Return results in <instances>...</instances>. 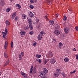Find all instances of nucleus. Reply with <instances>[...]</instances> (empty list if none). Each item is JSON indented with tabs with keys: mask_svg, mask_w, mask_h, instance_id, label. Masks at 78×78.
<instances>
[{
	"mask_svg": "<svg viewBox=\"0 0 78 78\" xmlns=\"http://www.w3.org/2000/svg\"><path fill=\"white\" fill-rule=\"evenodd\" d=\"M45 34V33L44 31H41L40 32V34H38L37 36V39L38 40H41L42 37L43 36H44V34Z\"/></svg>",
	"mask_w": 78,
	"mask_h": 78,
	"instance_id": "1",
	"label": "nucleus"
},
{
	"mask_svg": "<svg viewBox=\"0 0 78 78\" xmlns=\"http://www.w3.org/2000/svg\"><path fill=\"white\" fill-rule=\"evenodd\" d=\"M53 56V53L51 51H49L46 55V57L47 58H51Z\"/></svg>",
	"mask_w": 78,
	"mask_h": 78,
	"instance_id": "2",
	"label": "nucleus"
},
{
	"mask_svg": "<svg viewBox=\"0 0 78 78\" xmlns=\"http://www.w3.org/2000/svg\"><path fill=\"white\" fill-rule=\"evenodd\" d=\"M39 75L40 77L41 78L42 77L45 76H46V75L45 73H44L43 72L41 71V72H40L39 73Z\"/></svg>",
	"mask_w": 78,
	"mask_h": 78,
	"instance_id": "3",
	"label": "nucleus"
},
{
	"mask_svg": "<svg viewBox=\"0 0 78 78\" xmlns=\"http://www.w3.org/2000/svg\"><path fill=\"white\" fill-rule=\"evenodd\" d=\"M56 59L55 58L53 57L51 59L50 62L51 64H54L56 62Z\"/></svg>",
	"mask_w": 78,
	"mask_h": 78,
	"instance_id": "4",
	"label": "nucleus"
},
{
	"mask_svg": "<svg viewBox=\"0 0 78 78\" xmlns=\"http://www.w3.org/2000/svg\"><path fill=\"white\" fill-rule=\"evenodd\" d=\"M20 73L22 76H24V78H28V77H27V75L26 74V73H23V72L22 71L20 72Z\"/></svg>",
	"mask_w": 78,
	"mask_h": 78,
	"instance_id": "5",
	"label": "nucleus"
},
{
	"mask_svg": "<svg viewBox=\"0 0 78 78\" xmlns=\"http://www.w3.org/2000/svg\"><path fill=\"white\" fill-rule=\"evenodd\" d=\"M64 32L66 34H68V33H69V27H65L64 28Z\"/></svg>",
	"mask_w": 78,
	"mask_h": 78,
	"instance_id": "6",
	"label": "nucleus"
},
{
	"mask_svg": "<svg viewBox=\"0 0 78 78\" xmlns=\"http://www.w3.org/2000/svg\"><path fill=\"white\" fill-rule=\"evenodd\" d=\"M54 33L55 34H56L57 35H59V34H60V32L58 30H55V31Z\"/></svg>",
	"mask_w": 78,
	"mask_h": 78,
	"instance_id": "7",
	"label": "nucleus"
},
{
	"mask_svg": "<svg viewBox=\"0 0 78 78\" xmlns=\"http://www.w3.org/2000/svg\"><path fill=\"white\" fill-rule=\"evenodd\" d=\"M16 12H15L12 15L11 17V19L12 20H13L14 19V17L16 16Z\"/></svg>",
	"mask_w": 78,
	"mask_h": 78,
	"instance_id": "8",
	"label": "nucleus"
},
{
	"mask_svg": "<svg viewBox=\"0 0 78 78\" xmlns=\"http://www.w3.org/2000/svg\"><path fill=\"white\" fill-rule=\"evenodd\" d=\"M43 72L44 74H46V73H48V70H47L46 68L43 69Z\"/></svg>",
	"mask_w": 78,
	"mask_h": 78,
	"instance_id": "9",
	"label": "nucleus"
},
{
	"mask_svg": "<svg viewBox=\"0 0 78 78\" xmlns=\"http://www.w3.org/2000/svg\"><path fill=\"white\" fill-rule=\"evenodd\" d=\"M29 16L30 17H33V16H34V14H33V13H32L31 12L29 11Z\"/></svg>",
	"mask_w": 78,
	"mask_h": 78,
	"instance_id": "10",
	"label": "nucleus"
},
{
	"mask_svg": "<svg viewBox=\"0 0 78 78\" xmlns=\"http://www.w3.org/2000/svg\"><path fill=\"white\" fill-rule=\"evenodd\" d=\"M7 46H8V41H5L4 45V48L5 49H6Z\"/></svg>",
	"mask_w": 78,
	"mask_h": 78,
	"instance_id": "11",
	"label": "nucleus"
},
{
	"mask_svg": "<svg viewBox=\"0 0 78 78\" xmlns=\"http://www.w3.org/2000/svg\"><path fill=\"white\" fill-rule=\"evenodd\" d=\"M5 5V1L3 0H1L0 2V5L3 6Z\"/></svg>",
	"mask_w": 78,
	"mask_h": 78,
	"instance_id": "12",
	"label": "nucleus"
},
{
	"mask_svg": "<svg viewBox=\"0 0 78 78\" xmlns=\"http://www.w3.org/2000/svg\"><path fill=\"white\" fill-rule=\"evenodd\" d=\"M4 56L5 58H8V54L7 53V52H4Z\"/></svg>",
	"mask_w": 78,
	"mask_h": 78,
	"instance_id": "13",
	"label": "nucleus"
},
{
	"mask_svg": "<svg viewBox=\"0 0 78 78\" xmlns=\"http://www.w3.org/2000/svg\"><path fill=\"white\" fill-rule=\"evenodd\" d=\"M22 19L23 20L25 19H26V18H27V15H24L23 14H22Z\"/></svg>",
	"mask_w": 78,
	"mask_h": 78,
	"instance_id": "14",
	"label": "nucleus"
},
{
	"mask_svg": "<svg viewBox=\"0 0 78 78\" xmlns=\"http://www.w3.org/2000/svg\"><path fill=\"white\" fill-rule=\"evenodd\" d=\"M28 22L30 24H32V22L31 20L30 19H28Z\"/></svg>",
	"mask_w": 78,
	"mask_h": 78,
	"instance_id": "15",
	"label": "nucleus"
},
{
	"mask_svg": "<svg viewBox=\"0 0 78 78\" xmlns=\"http://www.w3.org/2000/svg\"><path fill=\"white\" fill-rule=\"evenodd\" d=\"M64 60L65 62H67L69 61V59L67 58H66Z\"/></svg>",
	"mask_w": 78,
	"mask_h": 78,
	"instance_id": "16",
	"label": "nucleus"
},
{
	"mask_svg": "<svg viewBox=\"0 0 78 78\" xmlns=\"http://www.w3.org/2000/svg\"><path fill=\"white\" fill-rule=\"evenodd\" d=\"M5 23L6 25H10V23L9 21L6 20L5 21Z\"/></svg>",
	"mask_w": 78,
	"mask_h": 78,
	"instance_id": "17",
	"label": "nucleus"
},
{
	"mask_svg": "<svg viewBox=\"0 0 78 78\" xmlns=\"http://www.w3.org/2000/svg\"><path fill=\"white\" fill-rule=\"evenodd\" d=\"M59 74H58V73H56V72L54 73V75L55 77H58L59 76Z\"/></svg>",
	"mask_w": 78,
	"mask_h": 78,
	"instance_id": "18",
	"label": "nucleus"
},
{
	"mask_svg": "<svg viewBox=\"0 0 78 78\" xmlns=\"http://www.w3.org/2000/svg\"><path fill=\"white\" fill-rule=\"evenodd\" d=\"M20 34L22 36H23L25 34V32L23 31H22L20 32Z\"/></svg>",
	"mask_w": 78,
	"mask_h": 78,
	"instance_id": "19",
	"label": "nucleus"
},
{
	"mask_svg": "<svg viewBox=\"0 0 78 78\" xmlns=\"http://www.w3.org/2000/svg\"><path fill=\"white\" fill-rule=\"evenodd\" d=\"M56 72L59 74L60 73H61V71L59 69H57L56 70Z\"/></svg>",
	"mask_w": 78,
	"mask_h": 78,
	"instance_id": "20",
	"label": "nucleus"
},
{
	"mask_svg": "<svg viewBox=\"0 0 78 78\" xmlns=\"http://www.w3.org/2000/svg\"><path fill=\"white\" fill-rule=\"evenodd\" d=\"M33 71V73H36V67H34Z\"/></svg>",
	"mask_w": 78,
	"mask_h": 78,
	"instance_id": "21",
	"label": "nucleus"
},
{
	"mask_svg": "<svg viewBox=\"0 0 78 78\" xmlns=\"http://www.w3.org/2000/svg\"><path fill=\"white\" fill-rule=\"evenodd\" d=\"M29 27L30 30H32L33 29V27L32 25H31V24H30Z\"/></svg>",
	"mask_w": 78,
	"mask_h": 78,
	"instance_id": "22",
	"label": "nucleus"
},
{
	"mask_svg": "<svg viewBox=\"0 0 78 78\" xmlns=\"http://www.w3.org/2000/svg\"><path fill=\"white\" fill-rule=\"evenodd\" d=\"M51 25H53L54 24V22L53 21L50 20L49 21Z\"/></svg>",
	"mask_w": 78,
	"mask_h": 78,
	"instance_id": "23",
	"label": "nucleus"
},
{
	"mask_svg": "<svg viewBox=\"0 0 78 78\" xmlns=\"http://www.w3.org/2000/svg\"><path fill=\"white\" fill-rule=\"evenodd\" d=\"M51 0H48L47 2V3L48 4V5H49V4H50V5H51L52 3H51Z\"/></svg>",
	"mask_w": 78,
	"mask_h": 78,
	"instance_id": "24",
	"label": "nucleus"
},
{
	"mask_svg": "<svg viewBox=\"0 0 78 78\" xmlns=\"http://www.w3.org/2000/svg\"><path fill=\"white\" fill-rule=\"evenodd\" d=\"M9 64V60L5 63V66H8V65Z\"/></svg>",
	"mask_w": 78,
	"mask_h": 78,
	"instance_id": "25",
	"label": "nucleus"
},
{
	"mask_svg": "<svg viewBox=\"0 0 78 78\" xmlns=\"http://www.w3.org/2000/svg\"><path fill=\"white\" fill-rule=\"evenodd\" d=\"M33 66H32L31 67L30 70V73H32V72H33Z\"/></svg>",
	"mask_w": 78,
	"mask_h": 78,
	"instance_id": "26",
	"label": "nucleus"
},
{
	"mask_svg": "<svg viewBox=\"0 0 78 78\" xmlns=\"http://www.w3.org/2000/svg\"><path fill=\"white\" fill-rule=\"evenodd\" d=\"M62 43L61 42L58 45V47L60 48H61V47H62Z\"/></svg>",
	"mask_w": 78,
	"mask_h": 78,
	"instance_id": "27",
	"label": "nucleus"
},
{
	"mask_svg": "<svg viewBox=\"0 0 78 78\" xmlns=\"http://www.w3.org/2000/svg\"><path fill=\"white\" fill-rule=\"evenodd\" d=\"M29 29V27H28V26H26L24 28L25 30H28Z\"/></svg>",
	"mask_w": 78,
	"mask_h": 78,
	"instance_id": "28",
	"label": "nucleus"
},
{
	"mask_svg": "<svg viewBox=\"0 0 78 78\" xmlns=\"http://www.w3.org/2000/svg\"><path fill=\"white\" fill-rule=\"evenodd\" d=\"M36 57L38 58H41V55H39L38 54H36Z\"/></svg>",
	"mask_w": 78,
	"mask_h": 78,
	"instance_id": "29",
	"label": "nucleus"
},
{
	"mask_svg": "<svg viewBox=\"0 0 78 78\" xmlns=\"http://www.w3.org/2000/svg\"><path fill=\"white\" fill-rule=\"evenodd\" d=\"M16 6H17L18 9H20V8L21 7L20 6V5L19 4H17L16 5Z\"/></svg>",
	"mask_w": 78,
	"mask_h": 78,
	"instance_id": "30",
	"label": "nucleus"
},
{
	"mask_svg": "<svg viewBox=\"0 0 78 78\" xmlns=\"http://www.w3.org/2000/svg\"><path fill=\"white\" fill-rule=\"evenodd\" d=\"M62 76H63L64 77H64H66V76H67L64 73H62Z\"/></svg>",
	"mask_w": 78,
	"mask_h": 78,
	"instance_id": "31",
	"label": "nucleus"
},
{
	"mask_svg": "<svg viewBox=\"0 0 78 78\" xmlns=\"http://www.w3.org/2000/svg\"><path fill=\"white\" fill-rule=\"evenodd\" d=\"M10 11H11V9L9 8L7 9L6 10V12H9Z\"/></svg>",
	"mask_w": 78,
	"mask_h": 78,
	"instance_id": "32",
	"label": "nucleus"
},
{
	"mask_svg": "<svg viewBox=\"0 0 78 78\" xmlns=\"http://www.w3.org/2000/svg\"><path fill=\"white\" fill-rule=\"evenodd\" d=\"M19 17L18 16H16V17L15 18V21H17V20H19Z\"/></svg>",
	"mask_w": 78,
	"mask_h": 78,
	"instance_id": "33",
	"label": "nucleus"
},
{
	"mask_svg": "<svg viewBox=\"0 0 78 78\" xmlns=\"http://www.w3.org/2000/svg\"><path fill=\"white\" fill-rule=\"evenodd\" d=\"M11 46L12 48H13V46H14V44H13V42L12 41L11 42Z\"/></svg>",
	"mask_w": 78,
	"mask_h": 78,
	"instance_id": "34",
	"label": "nucleus"
},
{
	"mask_svg": "<svg viewBox=\"0 0 78 78\" xmlns=\"http://www.w3.org/2000/svg\"><path fill=\"white\" fill-rule=\"evenodd\" d=\"M37 61L39 63H41V62H42V61H41V60L40 59H37Z\"/></svg>",
	"mask_w": 78,
	"mask_h": 78,
	"instance_id": "35",
	"label": "nucleus"
},
{
	"mask_svg": "<svg viewBox=\"0 0 78 78\" xmlns=\"http://www.w3.org/2000/svg\"><path fill=\"white\" fill-rule=\"evenodd\" d=\"M29 7L31 9H33L34 8V6L32 5H30Z\"/></svg>",
	"mask_w": 78,
	"mask_h": 78,
	"instance_id": "36",
	"label": "nucleus"
},
{
	"mask_svg": "<svg viewBox=\"0 0 78 78\" xmlns=\"http://www.w3.org/2000/svg\"><path fill=\"white\" fill-rule=\"evenodd\" d=\"M20 55H21L23 56H23H24V53H23V52H21Z\"/></svg>",
	"mask_w": 78,
	"mask_h": 78,
	"instance_id": "37",
	"label": "nucleus"
},
{
	"mask_svg": "<svg viewBox=\"0 0 78 78\" xmlns=\"http://www.w3.org/2000/svg\"><path fill=\"white\" fill-rule=\"evenodd\" d=\"M19 57L20 58V60H22V56H21V55H19Z\"/></svg>",
	"mask_w": 78,
	"mask_h": 78,
	"instance_id": "38",
	"label": "nucleus"
},
{
	"mask_svg": "<svg viewBox=\"0 0 78 78\" xmlns=\"http://www.w3.org/2000/svg\"><path fill=\"white\" fill-rule=\"evenodd\" d=\"M63 20H67V17L66 16H64Z\"/></svg>",
	"mask_w": 78,
	"mask_h": 78,
	"instance_id": "39",
	"label": "nucleus"
},
{
	"mask_svg": "<svg viewBox=\"0 0 78 78\" xmlns=\"http://www.w3.org/2000/svg\"><path fill=\"white\" fill-rule=\"evenodd\" d=\"M34 34V32H33V31H31V32H30L29 33V34L31 35H32V34Z\"/></svg>",
	"mask_w": 78,
	"mask_h": 78,
	"instance_id": "40",
	"label": "nucleus"
},
{
	"mask_svg": "<svg viewBox=\"0 0 78 78\" xmlns=\"http://www.w3.org/2000/svg\"><path fill=\"white\" fill-rule=\"evenodd\" d=\"M48 16L46 15V16L44 17H45V19H46V20H48Z\"/></svg>",
	"mask_w": 78,
	"mask_h": 78,
	"instance_id": "41",
	"label": "nucleus"
},
{
	"mask_svg": "<svg viewBox=\"0 0 78 78\" xmlns=\"http://www.w3.org/2000/svg\"><path fill=\"white\" fill-rule=\"evenodd\" d=\"M7 34V33H5L4 32H2V34H3V35H4V36H6V35Z\"/></svg>",
	"mask_w": 78,
	"mask_h": 78,
	"instance_id": "42",
	"label": "nucleus"
},
{
	"mask_svg": "<svg viewBox=\"0 0 78 78\" xmlns=\"http://www.w3.org/2000/svg\"><path fill=\"white\" fill-rule=\"evenodd\" d=\"M5 33H8V30H7V29H6V28H5Z\"/></svg>",
	"mask_w": 78,
	"mask_h": 78,
	"instance_id": "43",
	"label": "nucleus"
},
{
	"mask_svg": "<svg viewBox=\"0 0 78 78\" xmlns=\"http://www.w3.org/2000/svg\"><path fill=\"white\" fill-rule=\"evenodd\" d=\"M75 29L76 30V31H78V26H76L75 27Z\"/></svg>",
	"mask_w": 78,
	"mask_h": 78,
	"instance_id": "44",
	"label": "nucleus"
},
{
	"mask_svg": "<svg viewBox=\"0 0 78 78\" xmlns=\"http://www.w3.org/2000/svg\"><path fill=\"white\" fill-rule=\"evenodd\" d=\"M30 3H34V2L33 1V0H30Z\"/></svg>",
	"mask_w": 78,
	"mask_h": 78,
	"instance_id": "45",
	"label": "nucleus"
},
{
	"mask_svg": "<svg viewBox=\"0 0 78 78\" xmlns=\"http://www.w3.org/2000/svg\"><path fill=\"white\" fill-rule=\"evenodd\" d=\"M37 44V43L36 42H35V43H34V44H33V45L34 46H36V45Z\"/></svg>",
	"mask_w": 78,
	"mask_h": 78,
	"instance_id": "46",
	"label": "nucleus"
},
{
	"mask_svg": "<svg viewBox=\"0 0 78 78\" xmlns=\"http://www.w3.org/2000/svg\"><path fill=\"white\" fill-rule=\"evenodd\" d=\"M76 59H77V60H78V55H76Z\"/></svg>",
	"mask_w": 78,
	"mask_h": 78,
	"instance_id": "47",
	"label": "nucleus"
},
{
	"mask_svg": "<svg viewBox=\"0 0 78 78\" xmlns=\"http://www.w3.org/2000/svg\"><path fill=\"white\" fill-rule=\"evenodd\" d=\"M76 70H74L73 71V73H75V72H76Z\"/></svg>",
	"mask_w": 78,
	"mask_h": 78,
	"instance_id": "48",
	"label": "nucleus"
},
{
	"mask_svg": "<svg viewBox=\"0 0 78 78\" xmlns=\"http://www.w3.org/2000/svg\"><path fill=\"white\" fill-rule=\"evenodd\" d=\"M69 11H70V13H72V9H69Z\"/></svg>",
	"mask_w": 78,
	"mask_h": 78,
	"instance_id": "49",
	"label": "nucleus"
},
{
	"mask_svg": "<svg viewBox=\"0 0 78 78\" xmlns=\"http://www.w3.org/2000/svg\"><path fill=\"white\" fill-rule=\"evenodd\" d=\"M34 24H37V23L35 21L34 22Z\"/></svg>",
	"mask_w": 78,
	"mask_h": 78,
	"instance_id": "50",
	"label": "nucleus"
},
{
	"mask_svg": "<svg viewBox=\"0 0 78 78\" xmlns=\"http://www.w3.org/2000/svg\"><path fill=\"white\" fill-rule=\"evenodd\" d=\"M35 21L37 23L39 22V20L38 19H37Z\"/></svg>",
	"mask_w": 78,
	"mask_h": 78,
	"instance_id": "51",
	"label": "nucleus"
},
{
	"mask_svg": "<svg viewBox=\"0 0 78 78\" xmlns=\"http://www.w3.org/2000/svg\"><path fill=\"white\" fill-rule=\"evenodd\" d=\"M53 41L54 42H56V40L55 39H54L53 40Z\"/></svg>",
	"mask_w": 78,
	"mask_h": 78,
	"instance_id": "52",
	"label": "nucleus"
},
{
	"mask_svg": "<svg viewBox=\"0 0 78 78\" xmlns=\"http://www.w3.org/2000/svg\"><path fill=\"white\" fill-rule=\"evenodd\" d=\"M47 60H44V63H45V64H46V63H47Z\"/></svg>",
	"mask_w": 78,
	"mask_h": 78,
	"instance_id": "53",
	"label": "nucleus"
},
{
	"mask_svg": "<svg viewBox=\"0 0 78 78\" xmlns=\"http://www.w3.org/2000/svg\"><path fill=\"white\" fill-rule=\"evenodd\" d=\"M33 1L34 2V3H36L37 2V0H33Z\"/></svg>",
	"mask_w": 78,
	"mask_h": 78,
	"instance_id": "54",
	"label": "nucleus"
},
{
	"mask_svg": "<svg viewBox=\"0 0 78 78\" xmlns=\"http://www.w3.org/2000/svg\"><path fill=\"white\" fill-rule=\"evenodd\" d=\"M55 16L56 17H58V14H56V15H55Z\"/></svg>",
	"mask_w": 78,
	"mask_h": 78,
	"instance_id": "55",
	"label": "nucleus"
},
{
	"mask_svg": "<svg viewBox=\"0 0 78 78\" xmlns=\"http://www.w3.org/2000/svg\"><path fill=\"white\" fill-rule=\"evenodd\" d=\"M55 27L56 28H57V27H58V25H55Z\"/></svg>",
	"mask_w": 78,
	"mask_h": 78,
	"instance_id": "56",
	"label": "nucleus"
},
{
	"mask_svg": "<svg viewBox=\"0 0 78 78\" xmlns=\"http://www.w3.org/2000/svg\"><path fill=\"white\" fill-rule=\"evenodd\" d=\"M76 49L75 48H74L73 49V51H76Z\"/></svg>",
	"mask_w": 78,
	"mask_h": 78,
	"instance_id": "57",
	"label": "nucleus"
},
{
	"mask_svg": "<svg viewBox=\"0 0 78 78\" xmlns=\"http://www.w3.org/2000/svg\"><path fill=\"white\" fill-rule=\"evenodd\" d=\"M73 72H72L70 73V74H73Z\"/></svg>",
	"mask_w": 78,
	"mask_h": 78,
	"instance_id": "58",
	"label": "nucleus"
},
{
	"mask_svg": "<svg viewBox=\"0 0 78 78\" xmlns=\"http://www.w3.org/2000/svg\"><path fill=\"white\" fill-rule=\"evenodd\" d=\"M5 36H5V35H3V37H4V38H5Z\"/></svg>",
	"mask_w": 78,
	"mask_h": 78,
	"instance_id": "59",
	"label": "nucleus"
},
{
	"mask_svg": "<svg viewBox=\"0 0 78 78\" xmlns=\"http://www.w3.org/2000/svg\"><path fill=\"white\" fill-rule=\"evenodd\" d=\"M1 75H2V73H1V72L0 71V76H1Z\"/></svg>",
	"mask_w": 78,
	"mask_h": 78,
	"instance_id": "60",
	"label": "nucleus"
},
{
	"mask_svg": "<svg viewBox=\"0 0 78 78\" xmlns=\"http://www.w3.org/2000/svg\"><path fill=\"white\" fill-rule=\"evenodd\" d=\"M63 37H64V35H63Z\"/></svg>",
	"mask_w": 78,
	"mask_h": 78,
	"instance_id": "61",
	"label": "nucleus"
}]
</instances>
